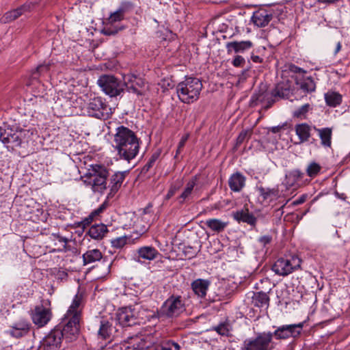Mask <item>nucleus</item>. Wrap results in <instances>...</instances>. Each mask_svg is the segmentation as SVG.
Returning a JSON list of instances; mask_svg holds the SVG:
<instances>
[{
    "mask_svg": "<svg viewBox=\"0 0 350 350\" xmlns=\"http://www.w3.org/2000/svg\"><path fill=\"white\" fill-rule=\"evenodd\" d=\"M154 350H180V347L178 343L168 340L162 342Z\"/></svg>",
    "mask_w": 350,
    "mask_h": 350,
    "instance_id": "obj_41",
    "label": "nucleus"
},
{
    "mask_svg": "<svg viewBox=\"0 0 350 350\" xmlns=\"http://www.w3.org/2000/svg\"><path fill=\"white\" fill-rule=\"evenodd\" d=\"M310 109L309 104H305L301 107H299L293 112V116L296 118H302L308 112Z\"/></svg>",
    "mask_w": 350,
    "mask_h": 350,
    "instance_id": "obj_48",
    "label": "nucleus"
},
{
    "mask_svg": "<svg viewBox=\"0 0 350 350\" xmlns=\"http://www.w3.org/2000/svg\"><path fill=\"white\" fill-rule=\"evenodd\" d=\"M204 224L211 231L217 233L223 232L228 226V222L215 218L208 219Z\"/></svg>",
    "mask_w": 350,
    "mask_h": 350,
    "instance_id": "obj_32",
    "label": "nucleus"
},
{
    "mask_svg": "<svg viewBox=\"0 0 350 350\" xmlns=\"http://www.w3.org/2000/svg\"><path fill=\"white\" fill-rule=\"evenodd\" d=\"M62 334L59 329H53L42 340V350H59L62 342Z\"/></svg>",
    "mask_w": 350,
    "mask_h": 350,
    "instance_id": "obj_12",
    "label": "nucleus"
},
{
    "mask_svg": "<svg viewBox=\"0 0 350 350\" xmlns=\"http://www.w3.org/2000/svg\"><path fill=\"white\" fill-rule=\"evenodd\" d=\"M103 258V254L98 249L88 250L83 254V264L88 265L99 261Z\"/></svg>",
    "mask_w": 350,
    "mask_h": 350,
    "instance_id": "obj_33",
    "label": "nucleus"
},
{
    "mask_svg": "<svg viewBox=\"0 0 350 350\" xmlns=\"http://www.w3.org/2000/svg\"><path fill=\"white\" fill-rule=\"evenodd\" d=\"M109 172L101 165H91L87 172L81 177L82 180L94 193H103L107 189Z\"/></svg>",
    "mask_w": 350,
    "mask_h": 350,
    "instance_id": "obj_2",
    "label": "nucleus"
},
{
    "mask_svg": "<svg viewBox=\"0 0 350 350\" xmlns=\"http://www.w3.org/2000/svg\"><path fill=\"white\" fill-rule=\"evenodd\" d=\"M189 133H186L180 139L179 143H178V148H177V150H176V156L180 153V152L182 151L183 148H184L187 139H189Z\"/></svg>",
    "mask_w": 350,
    "mask_h": 350,
    "instance_id": "obj_52",
    "label": "nucleus"
},
{
    "mask_svg": "<svg viewBox=\"0 0 350 350\" xmlns=\"http://www.w3.org/2000/svg\"><path fill=\"white\" fill-rule=\"evenodd\" d=\"M202 89L201 81L196 77H187L176 85V90L179 100L190 104L198 100Z\"/></svg>",
    "mask_w": 350,
    "mask_h": 350,
    "instance_id": "obj_3",
    "label": "nucleus"
},
{
    "mask_svg": "<svg viewBox=\"0 0 350 350\" xmlns=\"http://www.w3.org/2000/svg\"><path fill=\"white\" fill-rule=\"evenodd\" d=\"M23 337L28 338L25 347L27 350H37L33 347V340L34 338V329L29 323H23Z\"/></svg>",
    "mask_w": 350,
    "mask_h": 350,
    "instance_id": "obj_35",
    "label": "nucleus"
},
{
    "mask_svg": "<svg viewBox=\"0 0 350 350\" xmlns=\"http://www.w3.org/2000/svg\"><path fill=\"white\" fill-rule=\"evenodd\" d=\"M273 18L272 14L265 10H260L254 12L252 21L258 27L267 26Z\"/></svg>",
    "mask_w": 350,
    "mask_h": 350,
    "instance_id": "obj_20",
    "label": "nucleus"
},
{
    "mask_svg": "<svg viewBox=\"0 0 350 350\" xmlns=\"http://www.w3.org/2000/svg\"><path fill=\"white\" fill-rule=\"evenodd\" d=\"M272 334L273 336L278 340L287 339L289 338L286 325L278 327Z\"/></svg>",
    "mask_w": 350,
    "mask_h": 350,
    "instance_id": "obj_43",
    "label": "nucleus"
},
{
    "mask_svg": "<svg viewBox=\"0 0 350 350\" xmlns=\"http://www.w3.org/2000/svg\"><path fill=\"white\" fill-rule=\"evenodd\" d=\"M41 213L42 211L39 208V204L33 200H25L23 202V218L25 219L37 222Z\"/></svg>",
    "mask_w": 350,
    "mask_h": 350,
    "instance_id": "obj_15",
    "label": "nucleus"
},
{
    "mask_svg": "<svg viewBox=\"0 0 350 350\" xmlns=\"http://www.w3.org/2000/svg\"><path fill=\"white\" fill-rule=\"evenodd\" d=\"M260 196L263 200L272 199L278 196V189L277 188H265L263 187H258Z\"/></svg>",
    "mask_w": 350,
    "mask_h": 350,
    "instance_id": "obj_38",
    "label": "nucleus"
},
{
    "mask_svg": "<svg viewBox=\"0 0 350 350\" xmlns=\"http://www.w3.org/2000/svg\"><path fill=\"white\" fill-rule=\"evenodd\" d=\"M49 65H40L37 68V72H41L42 70H48Z\"/></svg>",
    "mask_w": 350,
    "mask_h": 350,
    "instance_id": "obj_62",
    "label": "nucleus"
},
{
    "mask_svg": "<svg viewBox=\"0 0 350 350\" xmlns=\"http://www.w3.org/2000/svg\"><path fill=\"white\" fill-rule=\"evenodd\" d=\"M114 327L112 323L107 319H101L100 321V327L98 330V336L103 339L108 338L112 335Z\"/></svg>",
    "mask_w": 350,
    "mask_h": 350,
    "instance_id": "obj_34",
    "label": "nucleus"
},
{
    "mask_svg": "<svg viewBox=\"0 0 350 350\" xmlns=\"http://www.w3.org/2000/svg\"><path fill=\"white\" fill-rule=\"evenodd\" d=\"M253 46V43L250 40L245 41H232L228 42L226 44V48L228 54H230L232 52L235 53H243L244 51L249 50Z\"/></svg>",
    "mask_w": 350,
    "mask_h": 350,
    "instance_id": "obj_19",
    "label": "nucleus"
},
{
    "mask_svg": "<svg viewBox=\"0 0 350 350\" xmlns=\"http://www.w3.org/2000/svg\"><path fill=\"white\" fill-rule=\"evenodd\" d=\"M179 187L177 185H172L165 196V200L170 199L178 190Z\"/></svg>",
    "mask_w": 350,
    "mask_h": 350,
    "instance_id": "obj_57",
    "label": "nucleus"
},
{
    "mask_svg": "<svg viewBox=\"0 0 350 350\" xmlns=\"http://www.w3.org/2000/svg\"><path fill=\"white\" fill-rule=\"evenodd\" d=\"M341 43L340 42H338L337 44H336V49L334 51V55L337 54L341 49Z\"/></svg>",
    "mask_w": 350,
    "mask_h": 350,
    "instance_id": "obj_64",
    "label": "nucleus"
},
{
    "mask_svg": "<svg viewBox=\"0 0 350 350\" xmlns=\"http://www.w3.org/2000/svg\"><path fill=\"white\" fill-rule=\"evenodd\" d=\"M245 64V59L241 55H236L232 62V64L236 68H242Z\"/></svg>",
    "mask_w": 350,
    "mask_h": 350,
    "instance_id": "obj_50",
    "label": "nucleus"
},
{
    "mask_svg": "<svg viewBox=\"0 0 350 350\" xmlns=\"http://www.w3.org/2000/svg\"><path fill=\"white\" fill-rule=\"evenodd\" d=\"M272 338L271 332L261 333L256 338L245 340L242 350H268Z\"/></svg>",
    "mask_w": 350,
    "mask_h": 350,
    "instance_id": "obj_9",
    "label": "nucleus"
},
{
    "mask_svg": "<svg viewBox=\"0 0 350 350\" xmlns=\"http://www.w3.org/2000/svg\"><path fill=\"white\" fill-rule=\"evenodd\" d=\"M105 208V204L100 205L98 208L95 209L94 211H92L90 215L93 216V217L98 215L100 213L103 211V210Z\"/></svg>",
    "mask_w": 350,
    "mask_h": 350,
    "instance_id": "obj_59",
    "label": "nucleus"
},
{
    "mask_svg": "<svg viewBox=\"0 0 350 350\" xmlns=\"http://www.w3.org/2000/svg\"><path fill=\"white\" fill-rule=\"evenodd\" d=\"M0 140L6 145L8 149L12 150L20 148L22 144V131H14L12 129H8L4 132H0Z\"/></svg>",
    "mask_w": 350,
    "mask_h": 350,
    "instance_id": "obj_11",
    "label": "nucleus"
},
{
    "mask_svg": "<svg viewBox=\"0 0 350 350\" xmlns=\"http://www.w3.org/2000/svg\"><path fill=\"white\" fill-rule=\"evenodd\" d=\"M247 135H248L247 131H241L237 138L236 146H240L245 141V139L247 137Z\"/></svg>",
    "mask_w": 350,
    "mask_h": 350,
    "instance_id": "obj_54",
    "label": "nucleus"
},
{
    "mask_svg": "<svg viewBox=\"0 0 350 350\" xmlns=\"http://www.w3.org/2000/svg\"><path fill=\"white\" fill-rule=\"evenodd\" d=\"M113 25H111L110 26H106L105 27L103 30L102 33L104 35L106 36H111V35H115L116 34L120 29H118L116 27H114L112 26Z\"/></svg>",
    "mask_w": 350,
    "mask_h": 350,
    "instance_id": "obj_51",
    "label": "nucleus"
},
{
    "mask_svg": "<svg viewBox=\"0 0 350 350\" xmlns=\"http://www.w3.org/2000/svg\"><path fill=\"white\" fill-rule=\"evenodd\" d=\"M211 282L208 280L197 279L191 283V288L196 295L200 297H204Z\"/></svg>",
    "mask_w": 350,
    "mask_h": 350,
    "instance_id": "obj_23",
    "label": "nucleus"
},
{
    "mask_svg": "<svg viewBox=\"0 0 350 350\" xmlns=\"http://www.w3.org/2000/svg\"><path fill=\"white\" fill-rule=\"evenodd\" d=\"M304 323H299L297 324L286 325L288 330V336L293 338L298 337L303 329Z\"/></svg>",
    "mask_w": 350,
    "mask_h": 350,
    "instance_id": "obj_39",
    "label": "nucleus"
},
{
    "mask_svg": "<svg viewBox=\"0 0 350 350\" xmlns=\"http://www.w3.org/2000/svg\"><path fill=\"white\" fill-rule=\"evenodd\" d=\"M296 135L298 136L299 144L308 142L310 137V126L306 123L297 124L295 126Z\"/></svg>",
    "mask_w": 350,
    "mask_h": 350,
    "instance_id": "obj_30",
    "label": "nucleus"
},
{
    "mask_svg": "<svg viewBox=\"0 0 350 350\" xmlns=\"http://www.w3.org/2000/svg\"><path fill=\"white\" fill-rule=\"evenodd\" d=\"M232 216L237 222L246 223L252 227H254L257 222V218L245 207L234 212Z\"/></svg>",
    "mask_w": 350,
    "mask_h": 350,
    "instance_id": "obj_17",
    "label": "nucleus"
},
{
    "mask_svg": "<svg viewBox=\"0 0 350 350\" xmlns=\"http://www.w3.org/2000/svg\"><path fill=\"white\" fill-rule=\"evenodd\" d=\"M159 157V153H157V152L154 153L151 156V157L150 158V159L148 160L147 163L143 167L142 172H148L149 170L153 166L155 161L158 159Z\"/></svg>",
    "mask_w": 350,
    "mask_h": 350,
    "instance_id": "obj_49",
    "label": "nucleus"
},
{
    "mask_svg": "<svg viewBox=\"0 0 350 350\" xmlns=\"http://www.w3.org/2000/svg\"><path fill=\"white\" fill-rule=\"evenodd\" d=\"M301 263V260L297 256H291L290 258H280L275 262L272 270L277 275L286 276L298 269Z\"/></svg>",
    "mask_w": 350,
    "mask_h": 350,
    "instance_id": "obj_8",
    "label": "nucleus"
},
{
    "mask_svg": "<svg viewBox=\"0 0 350 350\" xmlns=\"http://www.w3.org/2000/svg\"><path fill=\"white\" fill-rule=\"evenodd\" d=\"M124 83L127 88L128 91L136 94L137 95H143L144 81L142 79L138 78L135 75H128L124 77Z\"/></svg>",
    "mask_w": 350,
    "mask_h": 350,
    "instance_id": "obj_16",
    "label": "nucleus"
},
{
    "mask_svg": "<svg viewBox=\"0 0 350 350\" xmlns=\"http://www.w3.org/2000/svg\"><path fill=\"white\" fill-rule=\"evenodd\" d=\"M108 232L106 225L99 224L92 226L88 230V234L94 239L100 240L103 239Z\"/></svg>",
    "mask_w": 350,
    "mask_h": 350,
    "instance_id": "obj_29",
    "label": "nucleus"
},
{
    "mask_svg": "<svg viewBox=\"0 0 350 350\" xmlns=\"http://www.w3.org/2000/svg\"><path fill=\"white\" fill-rule=\"evenodd\" d=\"M246 178L240 172L232 174L228 180L230 189L234 192H239L245 185Z\"/></svg>",
    "mask_w": 350,
    "mask_h": 350,
    "instance_id": "obj_22",
    "label": "nucleus"
},
{
    "mask_svg": "<svg viewBox=\"0 0 350 350\" xmlns=\"http://www.w3.org/2000/svg\"><path fill=\"white\" fill-rule=\"evenodd\" d=\"M272 237L270 235L262 236L258 239L259 243L264 247L270 243Z\"/></svg>",
    "mask_w": 350,
    "mask_h": 350,
    "instance_id": "obj_58",
    "label": "nucleus"
},
{
    "mask_svg": "<svg viewBox=\"0 0 350 350\" xmlns=\"http://www.w3.org/2000/svg\"><path fill=\"white\" fill-rule=\"evenodd\" d=\"M185 302L180 295H172L163 304L159 310V317H176L185 311Z\"/></svg>",
    "mask_w": 350,
    "mask_h": 350,
    "instance_id": "obj_6",
    "label": "nucleus"
},
{
    "mask_svg": "<svg viewBox=\"0 0 350 350\" xmlns=\"http://www.w3.org/2000/svg\"><path fill=\"white\" fill-rule=\"evenodd\" d=\"M83 295L81 293H77L75 296L72 302L65 315L72 317L77 316L78 319H81V310L83 308Z\"/></svg>",
    "mask_w": 350,
    "mask_h": 350,
    "instance_id": "obj_21",
    "label": "nucleus"
},
{
    "mask_svg": "<svg viewBox=\"0 0 350 350\" xmlns=\"http://www.w3.org/2000/svg\"><path fill=\"white\" fill-rule=\"evenodd\" d=\"M29 313L35 325L38 327H44L53 317L51 301L48 299H42L39 304L31 308Z\"/></svg>",
    "mask_w": 350,
    "mask_h": 350,
    "instance_id": "obj_4",
    "label": "nucleus"
},
{
    "mask_svg": "<svg viewBox=\"0 0 350 350\" xmlns=\"http://www.w3.org/2000/svg\"><path fill=\"white\" fill-rule=\"evenodd\" d=\"M275 102V99L271 96V93L269 94L267 91L265 85L260 87L258 92H254L250 98V106L255 107L258 104H266V108L270 107L273 103Z\"/></svg>",
    "mask_w": 350,
    "mask_h": 350,
    "instance_id": "obj_14",
    "label": "nucleus"
},
{
    "mask_svg": "<svg viewBox=\"0 0 350 350\" xmlns=\"http://www.w3.org/2000/svg\"><path fill=\"white\" fill-rule=\"evenodd\" d=\"M299 84L301 90L304 92H312L316 90V83L311 77H306Z\"/></svg>",
    "mask_w": 350,
    "mask_h": 350,
    "instance_id": "obj_40",
    "label": "nucleus"
},
{
    "mask_svg": "<svg viewBox=\"0 0 350 350\" xmlns=\"http://www.w3.org/2000/svg\"><path fill=\"white\" fill-rule=\"evenodd\" d=\"M305 196H301L300 198H299L298 199H297L295 202H294V204H302L305 202Z\"/></svg>",
    "mask_w": 350,
    "mask_h": 350,
    "instance_id": "obj_63",
    "label": "nucleus"
},
{
    "mask_svg": "<svg viewBox=\"0 0 350 350\" xmlns=\"http://www.w3.org/2000/svg\"><path fill=\"white\" fill-rule=\"evenodd\" d=\"M97 83L102 90L110 97L120 95L125 88V83L113 75H102L98 79Z\"/></svg>",
    "mask_w": 350,
    "mask_h": 350,
    "instance_id": "obj_7",
    "label": "nucleus"
},
{
    "mask_svg": "<svg viewBox=\"0 0 350 350\" xmlns=\"http://www.w3.org/2000/svg\"><path fill=\"white\" fill-rule=\"evenodd\" d=\"M80 320L77 316L68 317L64 315L63 325H59L55 329H59L62 334V339L70 343L77 340L79 334Z\"/></svg>",
    "mask_w": 350,
    "mask_h": 350,
    "instance_id": "obj_5",
    "label": "nucleus"
},
{
    "mask_svg": "<svg viewBox=\"0 0 350 350\" xmlns=\"http://www.w3.org/2000/svg\"><path fill=\"white\" fill-rule=\"evenodd\" d=\"M197 179V177L195 176L189 180L187 183L183 191L178 198V200L180 204H183L185 202L190 200L192 191L196 185Z\"/></svg>",
    "mask_w": 350,
    "mask_h": 350,
    "instance_id": "obj_31",
    "label": "nucleus"
},
{
    "mask_svg": "<svg viewBox=\"0 0 350 350\" xmlns=\"http://www.w3.org/2000/svg\"><path fill=\"white\" fill-rule=\"evenodd\" d=\"M251 58L252 61L256 63H260L262 60L258 55H252Z\"/></svg>",
    "mask_w": 350,
    "mask_h": 350,
    "instance_id": "obj_61",
    "label": "nucleus"
},
{
    "mask_svg": "<svg viewBox=\"0 0 350 350\" xmlns=\"http://www.w3.org/2000/svg\"><path fill=\"white\" fill-rule=\"evenodd\" d=\"M93 219H94L93 216L90 215L88 217L85 218L83 220V221H82L83 226H85L89 225L93 221Z\"/></svg>",
    "mask_w": 350,
    "mask_h": 350,
    "instance_id": "obj_60",
    "label": "nucleus"
},
{
    "mask_svg": "<svg viewBox=\"0 0 350 350\" xmlns=\"http://www.w3.org/2000/svg\"><path fill=\"white\" fill-rule=\"evenodd\" d=\"M270 298L267 293L259 291L253 293L252 304L254 307L267 310L269 306Z\"/></svg>",
    "mask_w": 350,
    "mask_h": 350,
    "instance_id": "obj_18",
    "label": "nucleus"
},
{
    "mask_svg": "<svg viewBox=\"0 0 350 350\" xmlns=\"http://www.w3.org/2000/svg\"><path fill=\"white\" fill-rule=\"evenodd\" d=\"M52 236L59 241V242L62 244L63 248H65L66 244L68 241V239L66 237L61 236L59 233H53Z\"/></svg>",
    "mask_w": 350,
    "mask_h": 350,
    "instance_id": "obj_55",
    "label": "nucleus"
},
{
    "mask_svg": "<svg viewBox=\"0 0 350 350\" xmlns=\"http://www.w3.org/2000/svg\"><path fill=\"white\" fill-rule=\"evenodd\" d=\"M113 148L120 159L130 161L139 152V143L135 133L124 126L116 129L113 137Z\"/></svg>",
    "mask_w": 350,
    "mask_h": 350,
    "instance_id": "obj_1",
    "label": "nucleus"
},
{
    "mask_svg": "<svg viewBox=\"0 0 350 350\" xmlns=\"http://www.w3.org/2000/svg\"><path fill=\"white\" fill-rule=\"evenodd\" d=\"M314 129L317 132L321 139V144L325 148H330L332 146V129L329 127L317 128Z\"/></svg>",
    "mask_w": 350,
    "mask_h": 350,
    "instance_id": "obj_26",
    "label": "nucleus"
},
{
    "mask_svg": "<svg viewBox=\"0 0 350 350\" xmlns=\"http://www.w3.org/2000/svg\"><path fill=\"white\" fill-rule=\"evenodd\" d=\"M321 170V166L319 163L313 161L308 164V165L306 167V171L307 175L308 176H310L311 178H313L319 174Z\"/></svg>",
    "mask_w": 350,
    "mask_h": 350,
    "instance_id": "obj_42",
    "label": "nucleus"
},
{
    "mask_svg": "<svg viewBox=\"0 0 350 350\" xmlns=\"http://www.w3.org/2000/svg\"><path fill=\"white\" fill-rule=\"evenodd\" d=\"M291 91L290 85L288 83H278L275 88L271 91V96L273 98H288L291 96Z\"/></svg>",
    "mask_w": 350,
    "mask_h": 350,
    "instance_id": "obj_27",
    "label": "nucleus"
},
{
    "mask_svg": "<svg viewBox=\"0 0 350 350\" xmlns=\"http://www.w3.org/2000/svg\"><path fill=\"white\" fill-rule=\"evenodd\" d=\"M115 321L122 327H129L137 323V312L132 306L122 307L116 312Z\"/></svg>",
    "mask_w": 350,
    "mask_h": 350,
    "instance_id": "obj_10",
    "label": "nucleus"
},
{
    "mask_svg": "<svg viewBox=\"0 0 350 350\" xmlns=\"http://www.w3.org/2000/svg\"><path fill=\"white\" fill-rule=\"evenodd\" d=\"M124 18V11L122 10H119L110 15L108 18V22L110 25H113V23L120 21Z\"/></svg>",
    "mask_w": 350,
    "mask_h": 350,
    "instance_id": "obj_46",
    "label": "nucleus"
},
{
    "mask_svg": "<svg viewBox=\"0 0 350 350\" xmlns=\"http://www.w3.org/2000/svg\"><path fill=\"white\" fill-rule=\"evenodd\" d=\"M304 177V173L298 169L293 170L286 174L284 183L288 187H293L299 185V182Z\"/></svg>",
    "mask_w": 350,
    "mask_h": 350,
    "instance_id": "obj_25",
    "label": "nucleus"
},
{
    "mask_svg": "<svg viewBox=\"0 0 350 350\" xmlns=\"http://www.w3.org/2000/svg\"><path fill=\"white\" fill-rule=\"evenodd\" d=\"M22 15V7H18L15 10L8 12L5 14L6 22H10L18 18Z\"/></svg>",
    "mask_w": 350,
    "mask_h": 350,
    "instance_id": "obj_44",
    "label": "nucleus"
},
{
    "mask_svg": "<svg viewBox=\"0 0 350 350\" xmlns=\"http://www.w3.org/2000/svg\"><path fill=\"white\" fill-rule=\"evenodd\" d=\"M108 106L100 97L90 99L87 107V112L90 116L96 118H105L107 113Z\"/></svg>",
    "mask_w": 350,
    "mask_h": 350,
    "instance_id": "obj_13",
    "label": "nucleus"
},
{
    "mask_svg": "<svg viewBox=\"0 0 350 350\" xmlns=\"http://www.w3.org/2000/svg\"><path fill=\"white\" fill-rule=\"evenodd\" d=\"M128 343L130 346L128 348L132 347L135 350H143L150 347L151 342L147 341L142 336H132L128 339Z\"/></svg>",
    "mask_w": 350,
    "mask_h": 350,
    "instance_id": "obj_28",
    "label": "nucleus"
},
{
    "mask_svg": "<svg viewBox=\"0 0 350 350\" xmlns=\"http://www.w3.org/2000/svg\"><path fill=\"white\" fill-rule=\"evenodd\" d=\"M213 330L217 332L221 336H228L230 333V325L228 323H221L213 328Z\"/></svg>",
    "mask_w": 350,
    "mask_h": 350,
    "instance_id": "obj_45",
    "label": "nucleus"
},
{
    "mask_svg": "<svg viewBox=\"0 0 350 350\" xmlns=\"http://www.w3.org/2000/svg\"><path fill=\"white\" fill-rule=\"evenodd\" d=\"M137 253L138 261H139L140 259L153 260L159 255V252L151 246L141 247L137 250Z\"/></svg>",
    "mask_w": 350,
    "mask_h": 350,
    "instance_id": "obj_24",
    "label": "nucleus"
},
{
    "mask_svg": "<svg viewBox=\"0 0 350 350\" xmlns=\"http://www.w3.org/2000/svg\"><path fill=\"white\" fill-rule=\"evenodd\" d=\"M125 178V172L115 173L111 178V191L116 192L121 187Z\"/></svg>",
    "mask_w": 350,
    "mask_h": 350,
    "instance_id": "obj_37",
    "label": "nucleus"
},
{
    "mask_svg": "<svg viewBox=\"0 0 350 350\" xmlns=\"http://www.w3.org/2000/svg\"><path fill=\"white\" fill-rule=\"evenodd\" d=\"M326 104L332 107L339 105L342 102V95L336 92L329 91L325 94Z\"/></svg>",
    "mask_w": 350,
    "mask_h": 350,
    "instance_id": "obj_36",
    "label": "nucleus"
},
{
    "mask_svg": "<svg viewBox=\"0 0 350 350\" xmlns=\"http://www.w3.org/2000/svg\"><path fill=\"white\" fill-rule=\"evenodd\" d=\"M289 70L293 73H299L304 75L306 73V71L301 68H299L294 64H291L288 66Z\"/></svg>",
    "mask_w": 350,
    "mask_h": 350,
    "instance_id": "obj_56",
    "label": "nucleus"
},
{
    "mask_svg": "<svg viewBox=\"0 0 350 350\" xmlns=\"http://www.w3.org/2000/svg\"><path fill=\"white\" fill-rule=\"evenodd\" d=\"M8 332L12 337L16 338L22 337V328L21 327H12Z\"/></svg>",
    "mask_w": 350,
    "mask_h": 350,
    "instance_id": "obj_53",
    "label": "nucleus"
},
{
    "mask_svg": "<svg viewBox=\"0 0 350 350\" xmlns=\"http://www.w3.org/2000/svg\"><path fill=\"white\" fill-rule=\"evenodd\" d=\"M126 237H120L111 240V246L114 248L120 249L123 247L126 243Z\"/></svg>",
    "mask_w": 350,
    "mask_h": 350,
    "instance_id": "obj_47",
    "label": "nucleus"
}]
</instances>
